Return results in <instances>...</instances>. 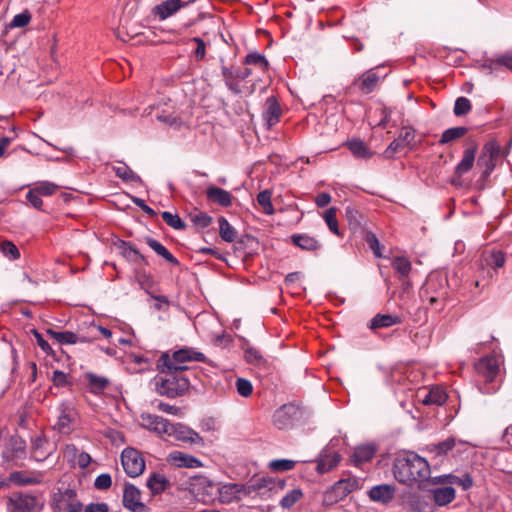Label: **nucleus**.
Here are the masks:
<instances>
[{"mask_svg":"<svg viewBox=\"0 0 512 512\" xmlns=\"http://www.w3.org/2000/svg\"><path fill=\"white\" fill-rule=\"evenodd\" d=\"M121 464L125 473L132 478L140 476L145 469V460L135 448H125L121 453Z\"/></svg>","mask_w":512,"mask_h":512,"instance_id":"6e6552de","label":"nucleus"},{"mask_svg":"<svg viewBox=\"0 0 512 512\" xmlns=\"http://www.w3.org/2000/svg\"><path fill=\"white\" fill-rule=\"evenodd\" d=\"M245 63L248 65L258 66L263 71L268 68V61L265 56L257 52L249 53L245 57Z\"/></svg>","mask_w":512,"mask_h":512,"instance_id":"09e8293b","label":"nucleus"},{"mask_svg":"<svg viewBox=\"0 0 512 512\" xmlns=\"http://www.w3.org/2000/svg\"><path fill=\"white\" fill-rule=\"evenodd\" d=\"M376 453V446L373 444H364L355 447L351 455V462L355 466H361L373 459Z\"/></svg>","mask_w":512,"mask_h":512,"instance_id":"6ab92c4d","label":"nucleus"},{"mask_svg":"<svg viewBox=\"0 0 512 512\" xmlns=\"http://www.w3.org/2000/svg\"><path fill=\"white\" fill-rule=\"evenodd\" d=\"M31 20V14L25 10L15 15L10 23L11 27H25Z\"/></svg>","mask_w":512,"mask_h":512,"instance_id":"6e6d98bb","label":"nucleus"},{"mask_svg":"<svg viewBox=\"0 0 512 512\" xmlns=\"http://www.w3.org/2000/svg\"><path fill=\"white\" fill-rule=\"evenodd\" d=\"M10 480L18 485H29L35 483L30 477L25 476L22 472H13Z\"/></svg>","mask_w":512,"mask_h":512,"instance_id":"69168bd1","label":"nucleus"},{"mask_svg":"<svg viewBox=\"0 0 512 512\" xmlns=\"http://www.w3.org/2000/svg\"><path fill=\"white\" fill-rule=\"evenodd\" d=\"M296 462L289 459H276L269 462L268 467L275 472H284L292 470Z\"/></svg>","mask_w":512,"mask_h":512,"instance_id":"49530a36","label":"nucleus"},{"mask_svg":"<svg viewBox=\"0 0 512 512\" xmlns=\"http://www.w3.org/2000/svg\"><path fill=\"white\" fill-rule=\"evenodd\" d=\"M360 487L357 477L340 479L324 493L322 503L324 506H332Z\"/></svg>","mask_w":512,"mask_h":512,"instance_id":"20e7f679","label":"nucleus"},{"mask_svg":"<svg viewBox=\"0 0 512 512\" xmlns=\"http://www.w3.org/2000/svg\"><path fill=\"white\" fill-rule=\"evenodd\" d=\"M293 243L303 250L314 251L320 248V243L314 237L306 234L293 235Z\"/></svg>","mask_w":512,"mask_h":512,"instance_id":"7c9ffc66","label":"nucleus"},{"mask_svg":"<svg viewBox=\"0 0 512 512\" xmlns=\"http://www.w3.org/2000/svg\"><path fill=\"white\" fill-rule=\"evenodd\" d=\"M188 3L182 0H164L153 8L152 13L160 21H164L186 7Z\"/></svg>","mask_w":512,"mask_h":512,"instance_id":"dca6fc26","label":"nucleus"},{"mask_svg":"<svg viewBox=\"0 0 512 512\" xmlns=\"http://www.w3.org/2000/svg\"><path fill=\"white\" fill-rule=\"evenodd\" d=\"M468 129L466 127H452L445 130L440 138V144H447L454 140H457L463 137L467 133Z\"/></svg>","mask_w":512,"mask_h":512,"instance_id":"58836bf2","label":"nucleus"},{"mask_svg":"<svg viewBox=\"0 0 512 512\" xmlns=\"http://www.w3.org/2000/svg\"><path fill=\"white\" fill-rule=\"evenodd\" d=\"M169 485V480L160 473H153L147 480V487L153 495L164 492Z\"/></svg>","mask_w":512,"mask_h":512,"instance_id":"cd10ccee","label":"nucleus"},{"mask_svg":"<svg viewBox=\"0 0 512 512\" xmlns=\"http://www.w3.org/2000/svg\"><path fill=\"white\" fill-rule=\"evenodd\" d=\"M347 146L351 153L357 158L366 159L372 156V152L368 149L364 142L359 139H353L349 141Z\"/></svg>","mask_w":512,"mask_h":512,"instance_id":"f704fd0d","label":"nucleus"},{"mask_svg":"<svg viewBox=\"0 0 512 512\" xmlns=\"http://www.w3.org/2000/svg\"><path fill=\"white\" fill-rule=\"evenodd\" d=\"M190 219L193 222V224L199 228H206L212 222V217L204 212H197L195 214H191Z\"/></svg>","mask_w":512,"mask_h":512,"instance_id":"5fc2aeb1","label":"nucleus"},{"mask_svg":"<svg viewBox=\"0 0 512 512\" xmlns=\"http://www.w3.org/2000/svg\"><path fill=\"white\" fill-rule=\"evenodd\" d=\"M161 217L167 225H169L170 227H172L174 229L183 230L186 227L185 223L181 220V218L177 214H173L171 212L164 211V212H162Z\"/></svg>","mask_w":512,"mask_h":512,"instance_id":"de8ad7c7","label":"nucleus"},{"mask_svg":"<svg viewBox=\"0 0 512 512\" xmlns=\"http://www.w3.org/2000/svg\"><path fill=\"white\" fill-rule=\"evenodd\" d=\"M51 507L56 511L81 512L82 503L77 499L74 489H58L51 499Z\"/></svg>","mask_w":512,"mask_h":512,"instance_id":"0eeeda50","label":"nucleus"},{"mask_svg":"<svg viewBox=\"0 0 512 512\" xmlns=\"http://www.w3.org/2000/svg\"><path fill=\"white\" fill-rule=\"evenodd\" d=\"M169 421L161 416L151 414V413H142L140 415V425L159 436L166 435L167 429L169 427Z\"/></svg>","mask_w":512,"mask_h":512,"instance_id":"2eb2a0df","label":"nucleus"},{"mask_svg":"<svg viewBox=\"0 0 512 512\" xmlns=\"http://www.w3.org/2000/svg\"><path fill=\"white\" fill-rule=\"evenodd\" d=\"M43 508V501L31 493L15 492L7 500L8 512H42Z\"/></svg>","mask_w":512,"mask_h":512,"instance_id":"39448f33","label":"nucleus"},{"mask_svg":"<svg viewBox=\"0 0 512 512\" xmlns=\"http://www.w3.org/2000/svg\"><path fill=\"white\" fill-rule=\"evenodd\" d=\"M57 188L58 186L56 184L43 181L36 184L33 190L36 191L40 196H51L56 192Z\"/></svg>","mask_w":512,"mask_h":512,"instance_id":"3c124183","label":"nucleus"},{"mask_svg":"<svg viewBox=\"0 0 512 512\" xmlns=\"http://www.w3.org/2000/svg\"><path fill=\"white\" fill-rule=\"evenodd\" d=\"M111 485H112V478H111L110 474H108V473L100 474L99 476H97V478L95 479V482H94V486L98 490H106V489L110 488Z\"/></svg>","mask_w":512,"mask_h":512,"instance_id":"bf43d9fd","label":"nucleus"},{"mask_svg":"<svg viewBox=\"0 0 512 512\" xmlns=\"http://www.w3.org/2000/svg\"><path fill=\"white\" fill-rule=\"evenodd\" d=\"M415 130L412 127H403L395 138L384 151L386 158H393L394 155L405 148H411L415 141Z\"/></svg>","mask_w":512,"mask_h":512,"instance_id":"9b49d317","label":"nucleus"},{"mask_svg":"<svg viewBox=\"0 0 512 512\" xmlns=\"http://www.w3.org/2000/svg\"><path fill=\"white\" fill-rule=\"evenodd\" d=\"M200 484L203 487H207L211 489L210 499L213 498V496L217 495V500L219 502L228 504L232 503L234 501L241 500L244 496H246L245 493V487L243 484L239 483H214L210 479L203 477L200 479Z\"/></svg>","mask_w":512,"mask_h":512,"instance_id":"7ed1b4c3","label":"nucleus"},{"mask_svg":"<svg viewBox=\"0 0 512 512\" xmlns=\"http://www.w3.org/2000/svg\"><path fill=\"white\" fill-rule=\"evenodd\" d=\"M368 495L372 501L386 504L394 498L395 487L389 484L377 485L369 490Z\"/></svg>","mask_w":512,"mask_h":512,"instance_id":"a211bd4d","label":"nucleus"},{"mask_svg":"<svg viewBox=\"0 0 512 512\" xmlns=\"http://www.w3.org/2000/svg\"><path fill=\"white\" fill-rule=\"evenodd\" d=\"M115 174L125 182H141V178L125 163L113 166Z\"/></svg>","mask_w":512,"mask_h":512,"instance_id":"2f4dec72","label":"nucleus"},{"mask_svg":"<svg viewBox=\"0 0 512 512\" xmlns=\"http://www.w3.org/2000/svg\"><path fill=\"white\" fill-rule=\"evenodd\" d=\"M477 165L480 167H484V175L488 176L495 167V159L493 157H489V155L482 151L477 160Z\"/></svg>","mask_w":512,"mask_h":512,"instance_id":"603ef678","label":"nucleus"},{"mask_svg":"<svg viewBox=\"0 0 512 512\" xmlns=\"http://www.w3.org/2000/svg\"><path fill=\"white\" fill-rule=\"evenodd\" d=\"M245 487L246 496L251 495L253 492L267 490H282L285 486L284 480H274L272 478L260 477L252 478L249 482L243 484Z\"/></svg>","mask_w":512,"mask_h":512,"instance_id":"ddd939ff","label":"nucleus"},{"mask_svg":"<svg viewBox=\"0 0 512 512\" xmlns=\"http://www.w3.org/2000/svg\"><path fill=\"white\" fill-rule=\"evenodd\" d=\"M245 359L248 363L258 367H264L266 360L259 350L253 347H249L245 350Z\"/></svg>","mask_w":512,"mask_h":512,"instance_id":"c03bdc74","label":"nucleus"},{"mask_svg":"<svg viewBox=\"0 0 512 512\" xmlns=\"http://www.w3.org/2000/svg\"><path fill=\"white\" fill-rule=\"evenodd\" d=\"M119 249L126 260L137 264L146 263L145 257L129 242L121 241Z\"/></svg>","mask_w":512,"mask_h":512,"instance_id":"a878e982","label":"nucleus"},{"mask_svg":"<svg viewBox=\"0 0 512 512\" xmlns=\"http://www.w3.org/2000/svg\"><path fill=\"white\" fill-rule=\"evenodd\" d=\"M157 119L171 127L180 128L183 125V122L180 118L173 115H158Z\"/></svg>","mask_w":512,"mask_h":512,"instance_id":"680f3d73","label":"nucleus"},{"mask_svg":"<svg viewBox=\"0 0 512 512\" xmlns=\"http://www.w3.org/2000/svg\"><path fill=\"white\" fill-rule=\"evenodd\" d=\"M123 505L132 512H147V506L141 501L140 490L132 484H126L123 491Z\"/></svg>","mask_w":512,"mask_h":512,"instance_id":"4468645a","label":"nucleus"},{"mask_svg":"<svg viewBox=\"0 0 512 512\" xmlns=\"http://www.w3.org/2000/svg\"><path fill=\"white\" fill-rule=\"evenodd\" d=\"M219 223V234L222 240L226 242H233L236 239L237 232L236 230L230 225V223L227 221L225 217H220L218 219Z\"/></svg>","mask_w":512,"mask_h":512,"instance_id":"c9c22d12","label":"nucleus"},{"mask_svg":"<svg viewBox=\"0 0 512 512\" xmlns=\"http://www.w3.org/2000/svg\"><path fill=\"white\" fill-rule=\"evenodd\" d=\"M392 470L394 478L409 487L426 481L431 472L428 461L414 452L398 455Z\"/></svg>","mask_w":512,"mask_h":512,"instance_id":"f257e3e1","label":"nucleus"},{"mask_svg":"<svg viewBox=\"0 0 512 512\" xmlns=\"http://www.w3.org/2000/svg\"><path fill=\"white\" fill-rule=\"evenodd\" d=\"M433 501L437 506H446L454 501L456 491L451 486L436 488L431 490Z\"/></svg>","mask_w":512,"mask_h":512,"instance_id":"393cba45","label":"nucleus"},{"mask_svg":"<svg viewBox=\"0 0 512 512\" xmlns=\"http://www.w3.org/2000/svg\"><path fill=\"white\" fill-rule=\"evenodd\" d=\"M482 70L486 74H493L500 69V65L497 62V56L491 59H487L481 66Z\"/></svg>","mask_w":512,"mask_h":512,"instance_id":"e2e57ef3","label":"nucleus"},{"mask_svg":"<svg viewBox=\"0 0 512 512\" xmlns=\"http://www.w3.org/2000/svg\"><path fill=\"white\" fill-rule=\"evenodd\" d=\"M166 462L177 468L196 469L203 467V463L200 459L178 450L170 452L166 457Z\"/></svg>","mask_w":512,"mask_h":512,"instance_id":"f8f14e48","label":"nucleus"},{"mask_svg":"<svg viewBox=\"0 0 512 512\" xmlns=\"http://www.w3.org/2000/svg\"><path fill=\"white\" fill-rule=\"evenodd\" d=\"M482 151L496 160L500 153V146L495 141H489L483 146Z\"/></svg>","mask_w":512,"mask_h":512,"instance_id":"0e129e2a","label":"nucleus"},{"mask_svg":"<svg viewBox=\"0 0 512 512\" xmlns=\"http://www.w3.org/2000/svg\"><path fill=\"white\" fill-rule=\"evenodd\" d=\"M392 267L401 277H406L411 271V262L404 256H397L392 260Z\"/></svg>","mask_w":512,"mask_h":512,"instance_id":"a19ab883","label":"nucleus"},{"mask_svg":"<svg viewBox=\"0 0 512 512\" xmlns=\"http://www.w3.org/2000/svg\"><path fill=\"white\" fill-rule=\"evenodd\" d=\"M86 378L89 383L90 391L92 393H100L109 385V379L103 376H98L94 373H87Z\"/></svg>","mask_w":512,"mask_h":512,"instance_id":"72a5a7b5","label":"nucleus"},{"mask_svg":"<svg viewBox=\"0 0 512 512\" xmlns=\"http://www.w3.org/2000/svg\"><path fill=\"white\" fill-rule=\"evenodd\" d=\"M497 62L501 67H504L512 72V54L505 53L501 55H497Z\"/></svg>","mask_w":512,"mask_h":512,"instance_id":"774afa93","label":"nucleus"},{"mask_svg":"<svg viewBox=\"0 0 512 512\" xmlns=\"http://www.w3.org/2000/svg\"><path fill=\"white\" fill-rule=\"evenodd\" d=\"M147 244L157 255L163 257L169 263L173 265L179 264V261L159 241L152 238H148Z\"/></svg>","mask_w":512,"mask_h":512,"instance_id":"473e14b6","label":"nucleus"},{"mask_svg":"<svg viewBox=\"0 0 512 512\" xmlns=\"http://www.w3.org/2000/svg\"><path fill=\"white\" fill-rule=\"evenodd\" d=\"M407 507L412 512H428L430 505L421 495H412L407 501Z\"/></svg>","mask_w":512,"mask_h":512,"instance_id":"4c0bfd02","label":"nucleus"},{"mask_svg":"<svg viewBox=\"0 0 512 512\" xmlns=\"http://www.w3.org/2000/svg\"><path fill=\"white\" fill-rule=\"evenodd\" d=\"M281 116V109L275 97L271 96L266 99L263 111V118L269 127L275 125Z\"/></svg>","mask_w":512,"mask_h":512,"instance_id":"412c9836","label":"nucleus"},{"mask_svg":"<svg viewBox=\"0 0 512 512\" xmlns=\"http://www.w3.org/2000/svg\"><path fill=\"white\" fill-rule=\"evenodd\" d=\"M48 333L60 344L71 345L78 342H83V340H79V337L71 331L58 332L54 330H48Z\"/></svg>","mask_w":512,"mask_h":512,"instance_id":"e433bc0d","label":"nucleus"},{"mask_svg":"<svg viewBox=\"0 0 512 512\" xmlns=\"http://www.w3.org/2000/svg\"><path fill=\"white\" fill-rule=\"evenodd\" d=\"M0 251L9 260H17L20 258V252L17 246L11 241H3L0 243Z\"/></svg>","mask_w":512,"mask_h":512,"instance_id":"a18cd8bd","label":"nucleus"},{"mask_svg":"<svg viewBox=\"0 0 512 512\" xmlns=\"http://www.w3.org/2000/svg\"><path fill=\"white\" fill-rule=\"evenodd\" d=\"M336 212H337V209L335 207H331L323 213V218H324L329 230L332 233H334L335 235L340 236L341 233L338 228Z\"/></svg>","mask_w":512,"mask_h":512,"instance_id":"37998d69","label":"nucleus"},{"mask_svg":"<svg viewBox=\"0 0 512 512\" xmlns=\"http://www.w3.org/2000/svg\"><path fill=\"white\" fill-rule=\"evenodd\" d=\"M345 215L350 226L357 227L360 225L361 215L356 208L347 206L345 209Z\"/></svg>","mask_w":512,"mask_h":512,"instance_id":"4d7b16f0","label":"nucleus"},{"mask_svg":"<svg viewBox=\"0 0 512 512\" xmlns=\"http://www.w3.org/2000/svg\"><path fill=\"white\" fill-rule=\"evenodd\" d=\"M158 365L161 371L164 372L165 368L168 371H183L187 369L184 365L186 362H204L213 365L211 360H208L206 356L193 347H184L173 352L172 356L167 353L162 354Z\"/></svg>","mask_w":512,"mask_h":512,"instance_id":"f03ea898","label":"nucleus"},{"mask_svg":"<svg viewBox=\"0 0 512 512\" xmlns=\"http://www.w3.org/2000/svg\"><path fill=\"white\" fill-rule=\"evenodd\" d=\"M476 152V145H472L471 147H468L464 150L463 158L455 168V174L458 177L463 176L464 174L471 170L475 161Z\"/></svg>","mask_w":512,"mask_h":512,"instance_id":"5701e85b","label":"nucleus"},{"mask_svg":"<svg viewBox=\"0 0 512 512\" xmlns=\"http://www.w3.org/2000/svg\"><path fill=\"white\" fill-rule=\"evenodd\" d=\"M402 322L401 317L392 314H377L370 323L371 329L387 328Z\"/></svg>","mask_w":512,"mask_h":512,"instance_id":"bb28decb","label":"nucleus"},{"mask_svg":"<svg viewBox=\"0 0 512 512\" xmlns=\"http://www.w3.org/2000/svg\"><path fill=\"white\" fill-rule=\"evenodd\" d=\"M475 369L485 381L491 382L499 372V360L495 356L484 357L476 363Z\"/></svg>","mask_w":512,"mask_h":512,"instance_id":"f3484780","label":"nucleus"},{"mask_svg":"<svg viewBox=\"0 0 512 512\" xmlns=\"http://www.w3.org/2000/svg\"><path fill=\"white\" fill-rule=\"evenodd\" d=\"M471 110V102L466 97H459L454 104L453 112L456 116L466 115Z\"/></svg>","mask_w":512,"mask_h":512,"instance_id":"8fccbe9b","label":"nucleus"},{"mask_svg":"<svg viewBox=\"0 0 512 512\" xmlns=\"http://www.w3.org/2000/svg\"><path fill=\"white\" fill-rule=\"evenodd\" d=\"M487 263L493 268H501L505 263V256L501 251H494L490 254Z\"/></svg>","mask_w":512,"mask_h":512,"instance_id":"052dcab7","label":"nucleus"},{"mask_svg":"<svg viewBox=\"0 0 512 512\" xmlns=\"http://www.w3.org/2000/svg\"><path fill=\"white\" fill-rule=\"evenodd\" d=\"M366 242L377 258L382 257L381 245L375 234L369 232L366 235Z\"/></svg>","mask_w":512,"mask_h":512,"instance_id":"13d9d810","label":"nucleus"},{"mask_svg":"<svg viewBox=\"0 0 512 512\" xmlns=\"http://www.w3.org/2000/svg\"><path fill=\"white\" fill-rule=\"evenodd\" d=\"M341 460V456L338 452L330 451L325 449L318 460L317 471L320 474L327 473L335 468Z\"/></svg>","mask_w":512,"mask_h":512,"instance_id":"aec40b11","label":"nucleus"},{"mask_svg":"<svg viewBox=\"0 0 512 512\" xmlns=\"http://www.w3.org/2000/svg\"><path fill=\"white\" fill-rule=\"evenodd\" d=\"M447 399L445 391L436 386L429 389L422 399L424 405H442Z\"/></svg>","mask_w":512,"mask_h":512,"instance_id":"c85d7f7f","label":"nucleus"},{"mask_svg":"<svg viewBox=\"0 0 512 512\" xmlns=\"http://www.w3.org/2000/svg\"><path fill=\"white\" fill-rule=\"evenodd\" d=\"M300 414L301 412L297 406L285 404L274 412L272 417L273 425L280 430L289 429L293 427Z\"/></svg>","mask_w":512,"mask_h":512,"instance_id":"1a4fd4ad","label":"nucleus"},{"mask_svg":"<svg viewBox=\"0 0 512 512\" xmlns=\"http://www.w3.org/2000/svg\"><path fill=\"white\" fill-rule=\"evenodd\" d=\"M378 81L379 77L374 72V70H369L365 72L358 80V86L363 93L368 94L375 89V87L378 84Z\"/></svg>","mask_w":512,"mask_h":512,"instance_id":"c756f323","label":"nucleus"},{"mask_svg":"<svg viewBox=\"0 0 512 512\" xmlns=\"http://www.w3.org/2000/svg\"><path fill=\"white\" fill-rule=\"evenodd\" d=\"M434 281H435V276L430 275L420 290L421 298L423 299V301L428 302L430 306H436L437 304H442V302L444 300L443 293H437L435 295H430V291L434 287Z\"/></svg>","mask_w":512,"mask_h":512,"instance_id":"b1692460","label":"nucleus"},{"mask_svg":"<svg viewBox=\"0 0 512 512\" xmlns=\"http://www.w3.org/2000/svg\"><path fill=\"white\" fill-rule=\"evenodd\" d=\"M189 388V381L183 376L171 374L155 382V390L159 395L174 398L183 395Z\"/></svg>","mask_w":512,"mask_h":512,"instance_id":"423d86ee","label":"nucleus"},{"mask_svg":"<svg viewBox=\"0 0 512 512\" xmlns=\"http://www.w3.org/2000/svg\"><path fill=\"white\" fill-rule=\"evenodd\" d=\"M157 409L170 415L179 416L182 414L181 408L164 402H159L157 404Z\"/></svg>","mask_w":512,"mask_h":512,"instance_id":"338daca9","label":"nucleus"},{"mask_svg":"<svg viewBox=\"0 0 512 512\" xmlns=\"http://www.w3.org/2000/svg\"><path fill=\"white\" fill-rule=\"evenodd\" d=\"M303 497V492L300 488H294L290 490L281 500L280 506L283 509L292 508L301 498Z\"/></svg>","mask_w":512,"mask_h":512,"instance_id":"ea45409f","label":"nucleus"},{"mask_svg":"<svg viewBox=\"0 0 512 512\" xmlns=\"http://www.w3.org/2000/svg\"><path fill=\"white\" fill-rule=\"evenodd\" d=\"M206 196L208 200L222 207H228L232 204L230 192L216 186L207 187Z\"/></svg>","mask_w":512,"mask_h":512,"instance_id":"4be33fe9","label":"nucleus"},{"mask_svg":"<svg viewBox=\"0 0 512 512\" xmlns=\"http://www.w3.org/2000/svg\"><path fill=\"white\" fill-rule=\"evenodd\" d=\"M272 192L269 190L261 191L257 195L258 204L262 207L263 212L267 215H272L274 213V207L272 204Z\"/></svg>","mask_w":512,"mask_h":512,"instance_id":"79ce46f5","label":"nucleus"},{"mask_svg":"<svg viewBox=\"0 0 512 512\" xmlns=\"http://www.w3.org/2000/svg\"><path fill=\"white\" fill-rule=\"evenodd\" d=\"M167 437H171L176 441L189 444H202L203 438L198 432L182 423H169L166 432Z\"/></svg>","mask_w":512,"mask_h":512,"instance_id":"9d476101","label":"nucleus"},{"mask_svg":"<svg viewBox=\"0 0 512 512\" xmlns=\"http://www.w3.org/2000/svg\"><path fill=\"white\" fill-rule=\"evenodd\" d=\"M236 389L239 395L242 397H249L253 392L252 383L245 378H238L236 380Z\"/></svg>","mask_w":512,"mask_h":512,"instance_id":"864d4df0","label":"nucleus"}]
</instances>
